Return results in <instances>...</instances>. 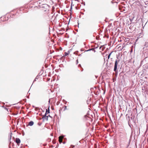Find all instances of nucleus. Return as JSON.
Here are the masks:
<instances>
[{
    "mask_svg": "<svg viewBox=\"0 0 148 148\" xmlns=\"http://www.w3.org/2000/svg\"><path fill=\"white\" fill-rule=\"evenodd\" d=\"M119 62V60H115L114 69V71L115 72V73H116L117 71V69L118 67V64Z\"/></svg>",
    "mask_w": 148,
    "mask_h": 148,
    "instance_id": "nucleus-1",
    "label": "nucleus"
},
{
    "mask_svg": "<svg viewBox=\"0 0 148 148\" xmlns=\"http://www.w3.org/2000/svg\"><path fill=\"white\" fill-rule=\"evenodd\" d=\"M49 113V108H48V110L47 109H46V112H45V116H44L43 117V118H44L45 117H47V120L48 119V116H46V114H48V113Z\"/></svg>",
    "mask_w": 148,
    "mask_h": 148,
    "instance_id": "nucleus-2",
    "label": "nucleus"
},
{
    "mask_svg": "<svg viewBox=\"0 0 148 148\" xmlns=\"http://www.w3.org/2000/svg\"><path fill=\"white\" fill-rule=\"evenodd\" d=\"M16 142L17 144H19L21 143L20 140L18 138H16Z\"/></svg>",
    "mask_w": 148,
    "mask_h": 148,
    "instance_id": "nucleus-3",
    "label": "nucleus"
},
{
    "mask_svg": "<svg viewBox=\"0 0 148 148\" xmlns=\"http://www.w3.org/2000/svg\"><path fill=\"white\" fill-rule=\"evenodd\" d=\"M34 123V122L32 121H31L28 124V125L30 126H32L33 125Z\"/></svg>",
    "mask_w": 148,
    "mask_h": 148,
    "instance_id": "nucleus-4",
    "label": "nucleus"
},
{
    "mask_svg": "<svg viewBox=\"0 0 148 148\" xmlns=\"http://www.w3.org/2000/svg\"><path fill=\"white\" fill-rule=\"evenodd\" d=\"M63 138V136H60L59 137V139H61V142H62Z\"/></svg>",
    "mask_w": 148,
    "mask_h": 148,
    "instance_id": "nucleus-5",
    "label": "nucleus"
},
{
    "mask_svg": "<svg viewBox=\"0 0 148 148\" xmlns=\"http://www.w3.org/2000/svg\"><path fill=\"white\" fill-rule=\"evenodd\" d=\"M113 52V51H112L108 55V59H109L110 58V57L112 53Z\"/></svg>",
    "mask_w": 148,
    "mask_h": 148,
    "instance_id": "nucleus-6",
    "label": "nucleus"
},
{
    "mask_svg": "<svg viewBox=\"0 0 148 148\" xmlns=\"http://www.w3.org/2000/svg\"><path fill=\"white\" fill-rule=\"evenodd\" d=\"M68 54V53H67L66 52H65V55H64V56H67Z\"/></svg>",
    "mask_w": 148,
    "mask_h": 148,
    "instance_id": "nucleus-7",
    "label": "nucleus"
},
{
    "mask_svg": "<svg viewBox=\"0 0 148 148\" xmlns=\"http://www.w3.org/2000/svg\"><path fill=\"white\" fill-rule=\"evenodd\" d=\"M66 109V106H65L64 107V110H65Z\"/></svg>",
    "mask_w": 148,
    "mask_h": 148,
    "instance_id": "nucleus-8",
    "label": "nucleus"
},
{
    "mask_svg": "<svg viewBox=\"0 0 148 148\" xmlns=\"http://www.w3.org/2000/svg\"><path fill=\"white\" fill-rule=\"evenodd\" d=\"M59 141L60 143H61L62 142H61V139H59Z\"/></svg>",
    "mask_w": 148,
    "mask_h": 148,
    "instance_id": "nucleus-9",
    "label": "nucleus"
},
{
    "mask_svg": "<svg viewBox=\"0 0 148 148\" xmlns=\"http://www.w3.org/2000/svg\"><path fill=\"white\" fill-rule=\"evenodd\" d=\"M72 9V6L71 5V10Z\"/></svg>",
    "mask_w": 148,
    "mask_h": 148,
    "instance_id": "nucleus-10",
    "label": "nucleus"
},
{
    "mask_svg": "<svg viewBox=\"0 0 148 148\" xmlns=\"http://www.w3.org/2000/svg\"><path fill=\"white\" fill-rule=\"evenodd\" d=\"M88 50L87 51H90V50Z\"/></svg>",
    "mask_w": 148,
    "mask_h": 148,
    "instance_id": "nucleus-11",
    "label": "nucleus"
},
{
    "mask_svg": "<svg viewBox=\"0 0 148 148\" xmlns=\"http://www.w3.org/2000/svg\"><path fill=\"white\" fill-rule=\"evenodd\" d=\"M147 142L148 143V138H147Z\"/></svg>",
    "mask_w": 148,
    "mask_h": 148,
    "instance_id": "nucleus-12",
    "label": "nucleus"
},
{
    "mask_svg": "<svg viewBox=\"0 0 148 148\" xmlns=\"http://www.w3.org/2000/svg\"><path fill=\"white\" fill-rule=\"evenodd\" d=\"M77 61L78 62V60H77Z\"/></svg>",
    "mask_w": 148,
    "mask_h": 148,
    "instance_id": "nucleus-13",
    "label": "nucleus"
},
{
    "mask_svg": "<svg viewBox=\"0 0 148 148\" xmlns=\"http://www.w3.org/2000/svg\"><path fill=\"white\" fill-rule=\"evenodd\" d=\"M35 81V80H34V82Z\"/></svg>",
    "mask_w": 148,
    "mask_h": 148,
    "instance_id": "nucleus-14",
    "label": "nucleus"
}]
</instances>
